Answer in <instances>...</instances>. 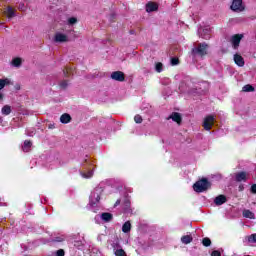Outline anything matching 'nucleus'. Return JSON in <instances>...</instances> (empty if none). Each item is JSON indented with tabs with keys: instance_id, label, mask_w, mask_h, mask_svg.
Instances as JSON below:
<instances>
[{
	"instance_id": "obj_1",
	"label": "nucleus",
	"mask_w": 256,
	"mask_h": 256,
	"mask_svg": "<svg viewBox=\"0 0 256 256\" xmlns=\"http://www.w3.org/2000/svg\"><path fill=\"white\" fill-rule=\"evenodd\" d=\"M104 191L105 187H103V184H99L91 191L88 208L90 211H93V213H97V211L101 209V199L103 198Z\"/></svg>"
},
{
	"instance_id": "obj_2",
	"label": "nucleus",
	"mask_w": 256,
	"mask_h": 256,
	"mask_svg": "<svg viewBox=\"0 0 256 256\" xmlns=\"http://www.w3.org/2000/svg\"><path fill=\"white\" fill-rule=\"evenodd\" d=\"M97 166L93 164V161L86 159L84 163H82V170L80 171V175L83 179H92L93 175H95V170Z\"/></svg>"
},
{
	"instance_id": "obj_3",
	"label": "nucleus",
	"mask_w": 256,
	"mask_h": 256,
	"mask_svg": "<svg viewBox=\"0 0 256 256\" xmlns=\"http://www.w3.org/2000/svg\"><path fill=\"white\" fill-rule=\"evenodd\" d=\"M209 51V45L207 43H200L197 47L192 49V57L196 59V57H205Z\"/></svg>"
},
{
	"instance_id": "obj_4",
	"label": "nucleus",
	"mask_w": 256,
	"mask_h": 256,
	"mask_svg": "<svg viewBox=\"0 0 256 256\" xmlns=\"http://www.w3.org/2000/svg\"><path fill=\"white\" fill-rule=\"evenodd\" d=\"M211 187V183H209V180L207 178H203L201 180H198L194 185L193 189L196 193H203L207 191Z\"/></svg>"
},
{
	"instance_id": "obj_5",
	"label": "nucleus",
	"mask_w": 256,
	"mask_h": 256,
	"mask_svg": "<svg viewBox=\"0 0 256 256\" xmlns=\"http://www.w3.org/2000/svg\"><path fill=\"white\" fill-rule=\"evenodd\" d=\"M213 125H215V116L208 115L204 118L203 127L205 131H211Z\"/></svg>"
},
{
	"instance_id": "obj_6",
	"label": "nucleus",
	"mask_w": 256,
	"mask_h": 256,
	"mask_svg": "<svg viewBox=\"0 0 256 256\" xmlns=\"http://www.w3.org/2000/svg\"><path fill=\"white\" fill-rule=\"evenodd\" d=\"M198 35L202 37V39H211V28L209 26L205 28L200 27L198 29Z\"/></svg>"
},
{
	"instance_id": "obj_7",
	"label": "nucleus",
	"mask_w": 256,
	"mask_h": 256,
	"mask_svg": "<svg viewBox=\"0 0 256 256\" xmlns=\"http://www.w3.org/2000/svg\"><path fill=\"white\" fill-rule=\"evenodd\" d=\"M241 39H243V34H235L231 37V43L234 49L239 48V43H241Z\"/></svg>"
},
{
	"instance_id": "obj_8",
	"label": "nucleus",
	"mask_w": 256,
	"mask_h": 256,
	"mask_svg": "<svg viewBox=\"0 0 256 256\" xmlns=\"http://www.w3.org/2000/svg\"><path fill=\"white\" fill-rule=\"evenodd\" d=\"M54 41L55 43H67V41H69V38L67 37V35L61 32H57L54 36Z\"/></svg>"
},
{
	"instance_id": "obj_9",
	"label": "nucleus",
	"mask_w": 256,
	"mask_h": 256,
	"mask_svg": "<svg viewBox=\"0 0 256 256\" xmlns=\"http://www.w3.org/2000/svg\"><path fill=\"white\" fill-rule=\"evenodd\" d=\"M122 209L124 211V213H132L131 210V200L129 199V197H125L122 201Z\"/></svg>"
},
{
	"instance_id": "obj_10",
	"label": "nucleus",
	"mask_w": 256,
	"mask_h": 256,
	"mask_svg": "<svg viewBox=\"0 0 256 256\" xmlns=\"http://www.w3.org/2000/svg\"><path fill=\"white\" fill-rule=\"evenodd\" d=\"M111 79H113L114 81L123 82L125 81V74L121 71L112 72Z\"/></svg>"
},
{
	"instance_id": "obj_11",
	"label": "nucleus",
	"mask_w": 256,
	"mask_h": 256,
	"mask_svg": "<svg viewBox=\"0 0 256 256\" xmlns=\"http://www.w3.org/2000/svg\"><path fill=\"white\" fill-rule=\"evenodd\" d=\"M231 9L232 11H243V0H233Z\"/></svg>"
},
{
	"instance_id": "obj_12",
	"label": "nucleus",
	"mask_w": 256,
	"mask_h": 256,
	"mask_svg": "<svg viewBox=\"0 0 256 256\" xmlns=\"http://www.w3.org/2000/svg\"><path fill=\"white\" fill-rule=\"evenodd\" d=\"M99 218L104 223H111V221H113V214L109 212H103L102 214H100Z\"/></svg>"
},
{
	"instance_id": "obj_13",
	"label": "nucleus",
	"mask_w": 256,
	"mask_h": 256,
	"mask_svg": "<svg viewBox=\"0 0 256 256\" xmlns=\"http://www.w3.org/2000/svg\"><path fill=\"white\" fill-rule=\"evenodd\" d=\"M214 203L215 205H217V207L227 203V197H225V195H219L214 199Z\"/></svg>"
},
{
	"instance_id": "obj_14",
	"label": "nucleus",
	"mask_w": 256,
	"mask_h": 256,
	"mask_svg": "<svg viewBox=\"0 0 256 256\" xmlns=\"http://www.w3.org/2000/svg\"><path fill=\"white\" fill-rule=\"evenodd\" d=\"M157 9H159V6L157 5V3L149 2L146 4L147 13H153V11H157Z\"/></svg>"
},
{
	"instance_id": "obj_15",
	"label": "nucleus",
	"mask_w": 256,
	"mask_h": 256,
	"mask_svg": "<svg viewBox=\"0 0 256 256\" xmlns=\"http://www.w3.org/2000/svg\"><path fill=\"white\" fill-rule=\"evenodd\" d=\"M234 62L236 63V65H238V67H243L245 65V60L243 59V56L239 54L234 55Z\"/></svg>"
},
{
	"instance_id": "obj_16",
	"label": "nucleus",
	"mask_w": 256,
	"mask_h": 256,
	"mask_svg": "<svg viewBox=\"0 0 256 256\" xmlns=\"http://www.w3.org/2000/svg\"><path fill=\"white\" fill-rule=\"evenodd\" d=\"M58 165H59V160L55 158H49L48 163L46 164V167H48V169H55V167H57Z\"/></svg>"
},
{
	"instance_id": "obj_17",
	"label": "nucleus",
	"mask_w": 256,
	"mask_h": 256,
	"mask_svg": "<svg viewBox=\"0 0 256 256\" xmlns=\"http://www.w3.org/2000/svg\"><path fill=\"white\" fill-rule=\"evenodd\" d=\"M4 13L8 19H13V17H15V10H13V8L10 6L5 9Z\"/></svg>"
},
{
	"instance_id": "obj_18",
	"label": "nucleus",
	"mask_w": 256,
	"mask_h": 256,
	"mask_svg": "<svg viewBox=\"0 0 256 256\" xmlns=\"http://www.w3.org/2000/svg\"><path fill=\"white\" fill-rule=\"evenodd\" d=\"M242 215L245 219H255V213L251 212V210L244 209Z\"/></svg>"
},
{
	"instance_id": "obj_19",
	"label": "nucleus",
	"mask_w": 256,
	"mask_h": 256,
	"mask_svg": "<svg viewBox=\"0 0 256 256\" xmlns=\"http://www.w3.org/2000/svg\"><path fill=\"white\" fill-rule=\"evenodd\" d=\"M32 145L33 143H31V141L25 140L24 145L22 146L24 153H29V151H31Z\"/></svg>"
},
{
	"instance_id": "obj_20",
	"label": "nucleus",
	"mask_w": 256,
	"mask_h": 256,
	"mask_svg": "<svg viewBox=\"0 0 256 256\" xmlns=\"http://www.w3.org/2000/svg\"><path fill=\"white\" fill-rule=\"evenodd\" d=\"M122 233H131V221H126L122 225Z\"/></svg>"
},
{
	"instance_id": "obj_21",
	"label": "nucleus",
	"mask_w": 256,
	"mask_h": 256,
	"mask_svg": "<svg viewBox=\"0 0 256 256\" xmlns=\"http://www.w3.org/2000/svg\"><path fill=\"white\" fill-rule=\"evenodd\" d=\"M60 123L67 124L71 123V115L65 113L60 117Z\"/></svg>"
},
{
	"instance_id": "obj_22",
	"label": "nucleus",
	"mask_w": 256,
	"mask_h": 256,
	"mask_svg": "<svg viewBox=\"0 0 256 256\" xmlns=\"http://www.w3.org/2000/svg\"><path fill=\"white\" fill-rule=\"evenodd\" d=\"M7 85H11V79L9 78L0 79V91L1 89H4L5 86Z\"/></svg>"
},
{
	"instance_id": "obj_23",
	"label": "nucleus",
	"mask_w": 256,
	"mask_h": 256,
	"mask_svg": "<svg viewBox=\"0 0 256 256\" xmlns=\"http://www.w3.org/2000/svg\"><path fill=\"white\" fill-rule=\"evenodd\" d=\"M246 180H247V173L239 172L238 174H236V181L241 182Z\"/></svg>"
},
{
	"instance_id": "obj_24",
	"label": "nucleus",
	"mask_w": 256,
	"mask_h": 256,
	"mask_svg": "<svg viewBox=\"0 0 256 256\" xmlns=\"http://www.w3.org/2000/svg\"><path fill=\"white\" fill-rule=\"evenodd\" d=\"M170 119H172V121H175L176 123H181V114L174 112L172 113V115L170 116Z\"/></svg>"
},
{
	"instance_id": "obj_25",
	"label": "nucleus",
	"mask_w": 256,
	"mask_h": 256,
	"mask_svg": "<svg viewBox=\"0 0 256 256\" xmlns=\"http://www.w3.org/2000/svg\"><path fill=\"white\" fill-rule=\"evenodd\" d=\"M193 241V237L191 235L182 236L181 242L184 243V245H189Z\"/></svg>"
},
{
	"instance_id": "obj_26",
	"label": "nucleus",
	"mask_w": 256,
	"mask_h": 256,
	"mask_svg": "<svg viewBox=\"0 0 256 256\" xmlns=\"http://www.w3.org/2000/svg\"><path fill=\"white\" fill-rule=\"evenodd\" d=\"M242 91H244V93H251V91H255V88L250 84H247L243 86Z\"/></svg>"
},
{
	"instance_id": "obj_27",
	"label": "nucleus",
	"mask_w": 256,
	"mask_h": 256,
	"mask_svg": "<svg viewBox=\"0 0 256 256\" xmlns=\"http://www.w3.org/2000/svg\"><path fill=\"white\" fill-rule=\"evenodd\" d=\"M155 72L156 73H163V63L157 62L155 64Z\"/></svg>"
},
{
	"instance_id": "obj_28",
	"label": "nucleus",
	"mask_w": 256,
	"mask_h": 256,
	"mask_svg": "<svg viewBox=\"0 0 256 256\" xmlns=\"http://www.w3.org/2000/svg\"><path fill=\"white\" fill-rule=\"evenodd\" d=\"M2 115H11V106L5 105L2 108Z\"/></svg>"
},
{
	"instance_id": "obj_29",
	"label": "nucleus",
	"mask_w": 256,
	"mask_h": 256,
	"mask_svg": "<svg viewBox=\"0 0 256 256\" xmlns=\"http://www.w3.org/2000/svg\"><path fill=\"white\" fill-rule=\"evenodd\" d=\"M21 63H23V61L21 60V58H14L12 60V65L13 67H21Z\"/></svg>"
},
{
	"instance_id": "obj_30",
	"label": "nucleus",
	"mask_w": 256,
	"mask_h": 256,
	"mask_svg": "<svg viewBox=\"0 0 256 256\" xmlns=\"http://www.w3.org/2000/svg\"><path fill=\"white\" fill-rule=\"evenodd\" d=\"M202 245H204V247H210L211 246V239L203 238Z\"/></svg>"
},
{
	"instance_id": "obj_31",
	"label": "nucleus",
	"mask_w": 256,
	"mask_h": 256,
	"mask_svg": "<svg viewBox=\"0 0 256 256\" xmlns=\"http://www.w3.org/2000/svg\"><path fill=\"white\" fill-rule=\"evenodd\" d=\"M248 243H256V233L247 237Z\"/></svg>"
},
{
	"instance_id": "obj_32",
	"label": "nucleus",
	"mask_w": 256,
	"mask_h": 256,
	"mask_svg": "<svg viewBox=\"0 0 256 256\" xmlns=\"http://www.w3.org/2000/svg\"><path fill=\"white\" fill-rule=\"evenodd\" d=\"M134 121L135 123H143V117H141V115L137 114L135 117H134Z\"/></svg>"
},
{
	"instance_id": "obj_33",
	"label": "nucleus",
	"mask_w": 256,
	"mask_h": 256,
	"mask_svg": "<svg viewBox=\"0 0 256 256\" xmlns=\"http://www.w3.org/2000/svg\"><path fill=\"white\" fill-rule=\"evenodd\" d=\"M75 23H77V19L75 17L68 19V25H75Z\"/></svg>"
},
{
	"instance_id": "obj_34",
	"label": "nucleus",
	"mask_w": 256,
	"mask_h": 256,
	"mask_svg": "<svg viewBox=\"0 0 256 256\" xmlns=\"http://www.w3.org/2000/svg\"><path fill=\"white\" fill-rule=\"evenodd\" d=\"M55 243H63L65 241V237L59 236L54 239Z\"/></svg>"
},
{
	"instance_id": "obj_35",
	"label": "nucleus",
	"mask_w": 256,
	"mask_h": 256,
	"mask_svg": "<svg viewBox=\"0 0 256 256\" xmlns=\"http://www.w3.org/2000/svg\"><path fill=\"white\" fill-rule=\"evenodd\" d=\"M56 256H65V250L64 249H59L56 251Z\"/></svg>"
},
{
	"instance_id": "obj_36",
	"label": "nucleus",
	"mask_w": 256,
	"mask_h": 256,
	"mask_svg": "<svg viewBox=\"0 0 256 256\" xmlns=\"http://www.w3.org/2000/svg\"><path fill=\"white\" fill-rule=\"evenodd\" d=\"M211 256H221V251L214 250V251H212Z\"/></svg>"
},
{
	"instance_id": "obj_37",
	"label": "nucleus",
	"mask_w": 256,
	"mask_h": 256,
	"mask_svg": "<svg viewBox=\"0 0 256 256\" xmlns=\"http://www.w3.org/2000/svg\"><path fill=\"white\" fill-rule=\"evenodd\" d=\"M171 64H172V65H179V59H177V58H172V59H171Z\"/></svg>"
},
{
	"instance_id": "obj_38",
	"label": "nucleus",
	"mask_w": 256,
	"mask_h": 256,
	"mask_svg": "<svg viewBox=\"0 0 256 256\" xmlns=\"http://www.w3.org/2000/svg\"><path fill=\"white\" fill-rule=\"evenodd\" d=\"M18 9L19 11H25V4H19Z\"/></svg>"
},
{
	"instance_id": "obj_39",
	"label": "nucleus",
	"mask_w": 256,
	"mask_h": 256,
	"mask_svg": "<svg viewBox=\"0 0 256 256\" xmlns=\"http://www.w3.org/2000/svg\"><path fill=\"white\" fill-rule=\"evenodd\" d=\"M81 242H75L74 247H77L78 249H83V247H81Z\"/></svg>"
},
{
	"instance_id": "obj_40",
	"label": "nucleus",
	"mask_w": 256,
	"mask_h": 256,
	"mask_svg": "<svg viewBox=\"0 0 256 256\" xmlns=\"http://www.w3.org/2000/svg\"><path fill=\"white\" fill-rule=\"evenodd\" d=\"M60 86L65 89V87H67V81H63Z\"/></svg>"
},
{
	"instance_id": "obj_41",
	"label": "nucleus",
	"mask_w": 256,
	"mask_h": 256,
	"mask_svg": "<svg viewBox=\"0 0 256 256\" xmlns=\"http://www.w3.org/2000/svg\"><path fill=\"white\" fill-rule=\"evenodd\" d=\"M103 237H105V235L100 234V235H98L97 240L98 241H103Z\"/></svg>"
},
{
	"instance_id": "obj_42",
	"label": "nucleus",
	"mask_w": 256,
	"mask_h": 256,
	"mask_svg": "<svg viewBox=\"0 0 256 256\" xmlns=\"http://www.w3.org/2000/svg\"><path fill=\"white\" fill-rule=\"evenodd\" d=\"M251 191L252 193H256V184L251 186Z\"/></svg>"
},
{
	"instance_id": "obj_43",
	"label": "nucleus",
	"mask_w": 256,
	"mask_h": 256,
	"mask_svg": "<svg viewBox=\"0 0 256 256\" xmlns=\"http://www.w3.org/2000/svg\"><path fill=\"white\" fill-rule=\"evenodd\" d=\"M117 205H121V200H117L116 203L114 204V207H117Z\"/></svg>"
},
{
	"instance_id": "obj_44",
	"label": "nucleus",
	"mask_w": 256,
	"mask_h": 256,
	"mask_svg": "<svg viewBox=\"0 0 256 256\" xmlns=\"http://www.w3.org/2000/svg\"><path fill=\"white\" fill-rule=\"evenodd\" d=\"M3 101V93L0 92V103Z\"/></svg>"
},
{
	"instance_id": "obj_45",
	"label": "nucleus",
	"mask_w": 256,
	"mask_h": 256,
	"mask_svg": "<svg viewBox=\"0 0 256 256\" xmlns=\"http://www.w3.org/2000/svg\"><path fill=\"white\" fill-rule=\"evenodd\" d=\"M3 205H5V203H3V202H0V207H3Z\"/></svg>"
},
{
	"instance_id": "obj_46",
	"label": "nucleus",
	"mask_w": 256,
	"mask_h": 256,
	"mask_svg": "<svg viewBox=\"0 0 256 256\" xmlns=\"http://www.w3.org/2000/svg\"><path fill=\"white\" fill-rule=\"evenodd\" d=\"M27 135H28L29 137H33V134L27 133Z\"/></svg>"
},
{
	"instance_id": "obj_47",
	"label": "nucleus",
	"mask_w": 256,
	"mask_h": 256,
	"mask_svg": "<svg viewBox=\"0 0 256 256\" xmlns=\"http://www.w3.org/2000/svg\"><path fill=\"white\" fill-rule=\"evenodd\" d=\"M3 122V118L2 117H0V123H2Z\"/></svg>"
},
{
	"instance_id": "obj_48",
	"label": "nucleus",
	"mask_w": 256,
	"mask_h": 256,
	"mask_svg": "<svg viewBox=\"0 0 256 256\" xmlns=\"http://www.w3.org/2000/svg\"><path fill=\"white\" fill-rule=\"evenodd\" d=\"M239 189H240V191H243V187L240 186Z\"/></svg>"
}]
</instances>
